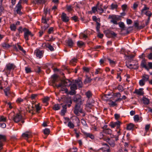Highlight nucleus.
Listing matches in <instances>:
<instances>
[{
    "instance_id": "1",
    "label": "nucleus",
    "mask_w": 152,
    "mask_h": 152,
    "mask_svg": "<svg viewBox=\"0 0 152 152\" xmlns=\"http://www.w3.org/2000/svg\"><path fill=\"white\" fill-rule=\"evenodd\" d=\"M126 65L129 68L134 69H137L139 67L138 62L136 60L133 61L132 62L130 61V63L126 64Z\"/></svg>"
},
{
    "instance_id": "2",
    "label": "nucleus",
    "mask_w": 152,
    "mask_h": 152,
    "mask_svg": "<svg viewBox=\"0 0 152 152\" xmlns=\"http://www.w3.org/2000/svg\"><path fill=\"white\" fill-rule=\"evenodd\" d=\"M23 31L24 32V37L26 41H28L29 39L28 37L29 36L32 37L34 35L32 34L31 31L29 30L26 28H24L23 29Z\"/></svg>"
},
{
    "instance_id": "3",
    "label": "nucleus",
    "mask_w": 152,
    "mask_h": 152,
    "mask_svg": "<svg viewBox=\"0 0 152 152\" xmlns=\"http://www.w3.org/2000/svg\"><path fill=\"white\" fill-rule=\"evenodd\" d=\"M82 104H75L74 110L75 114L77 116L80 115L79 113H83L82 107H81Z\"/></svg>"
},
{
    "instance_id": "4",
    "label": "nucleus",
    "mask_w": 152,
    "mask_h": 152,
    "mask_svg": "<svg viewBox=\"0 0 152 152\" xmlns=\"http://www.w3.org/2000/svg\"><path fill=\"white\" fill-rule=\"evenodd\" d=\"M81 98V96L79 95H76L74 97L73 101L76 103V104H83L84 100H82Z\"/></svg>"
},
{
    "instance_id": "5",
    "label": "nucleus",
    "mask_w": 152,
    "mask_h": 152,
    "mask_svg": "<svg viewBox=\"0 0 152 152\" xmlns=\"http://www.w3.org/2000/svg\"><path fill=\"white\" fill-rule=\"evenodd\" d=\"M106 36L109 38L115 37H116L117 34L113 31L109 30H106L104 31Z\"/></svg>"
},
{
    "instance_id": "6",
    "label": "nucleus",
    "mask_w": 152,
    "mask_h": 152,
    "mask_svg": "<svg viewBox=\"0 0 152 152\" xmlns=\"http://www.w3.org/2000/svg\"><path fill=\"white\" fill-rule=\"evenodd\" d=\"M15 67V66L14 64L9 63L6 65L4 70L7 73L9 72L8 73L9 74L10 73V71L11 70L14 69Z\"/></svg>"
},
{
    "instance_id": "7",
    "label": "nucleus",
    "mask_w": 152,
    "mask_h": 152,
    "mask_svg": "<svg viewBox=\"0 0 152 152\" xmlns=\"http://www.w3.org/2000/svg\"><path fill=\"white\" fill-rule=\"evenodd\" d=\"M121 123L119 121H117L115 122H111L110 123L109 126L112 128H114L116 127L117 129H119Z\"/></svg>"
},
{
    "instance_id": "8",
    "label": "nucleus",
    "mask_w": 152,
    "mask_h": 152,
    "mask_svg": "<svg viewBox=\"0 0 152 152\" xmlns=\"http://www.w3.org/2000/svg\"><path fill=\"white\" fill-rule=\"evenodd\" d=\"M70 86H71L70 87L71 91L70 92V94L71 95H73L76 93L75 90L77 89V85L75 83V82H73Z\"/></svg>"
},
{
    "instance_id": "9",
    "label": "nucleus",
    "mask_w": 152,
    "mask_h": 152,
    "mask_svg": "<svg viewBox=\"0 0 152 152\" xmlns=\"http://www.w3.org/2000/svg\"><path fill=\"white\" fill-rule=\"evenodd\" d=\"M22 116L20 114H17L14 116L13 120L15 123H18L22 119Z\"/></svg>"
},
{
    "instance_id": "10",
    "label": "nucleus",
    "mask_w": 152,
    "mask_h": 152,
    "mask_svg": "<svg viewBox=\"0 0 152 152\" xmlns=\"http://www.w3.org/2000/svg\"><path fill=\"white\" fill-rule=\"evenodd\" d=\"M104 140L108 142L111 146L114 147L115 145L114 140L110 138H104Z\"/></svg>"
},
{
    "instance_id": "11",
    "label": "nucleus",
    "mask_w": 152,
    "mask_h": 152,
    "mask_svg": "<svg viewBox=\"0 0 152 152\" xmlns=\"http://www.w3.org/2000/svg\"><path fill=\"white\" fill-rule=\"evenodd\" d=\"M35 53H36L37 57L41 58L43 56L44 52L42 50L37 49L35 50Z\"/></svg>"
},
{
    "instance_id": "12",
    "label": "nucleus",
    "mask_w": 152,
    "mask_h": 152,
    "mask_svg": "<svg viewBox=\"0 0 152 152\" xmlns=\"http://www.w3.org/2000/svg\"><path fill=\"white\" fill-rule=\"evenodd\" d=\"M61 19L64 22H67L69 20V18L66 15V14L64 12H63L62 14Z\"/></svg>"
},
{
    "instance_id": "13",
    "label": "nucleus",
    "mask_w": 152,
    "mask_h": 152,
    "mask_svg": "<svg viewBox=\"0 0 152 152\" xmlns=\"http://www.w3.org/2000/svg\"><path fill=\"white\" fill-rule=\"evenodd\" d=\"M22 137L27 139L28 138L31 137L32 134L31 132H26L23 133L22 135Z\"/></svg>"
},
{
    "instance_id": "14",
    "label": "nucleus",
    "mask_w": 152,
    "mask_h": 152,
    "mask_svg": "<svg viewBox=\"0 0 152 152\" xmlns=\"http://www.w3.org/2000/svg\"><path fill=\"white\" fill-rule=\"evenodd\" d=\"M102 145H105V147H103L101 148V149L103 152L107 151V152H110V147L107 144L105 143H102Z\"/></svg>"
},
{
    "instance_id": "15",
    "label": "nucleus",
    "mask_w": 152,
    "mask_h": 152,
    "mask_svg": "<svg viewBox=\"0 0 152 152\" xmlns=\"http://www.w3.org/2000/svg\"><path fill=\"white\" fill-rule=\"evenodd\" d=\"M141 14L145 15L148 16V18H150L152 15L151 12L148 10H142Z\"/></svg>"
},
{
    "instance_id": "16",
    "label": "nucleus",
    "mask_w": 152,
    "mask_h": 152,
    "mask_svg": "<svg viewBox=\"0 0 152 152\" xmlns=\"http://www.w3.org/2000/svg\"><path fill=\"white\" fill-rule=\"evenodd\" d=\"M64 86H69L72 83V82L68 79H66L62 81Z\"/></svg>"
},
{
    "instance_id": "17",
    "label": "nucleus",
    "mask_w": 152,
    "mask_h": 152,
    "mask_svg": "<svg viewBox=\"0 0 152 152\" xmlns=\"http://www.w3.org/2000/svg\"><path fill=\"white\" fill-rule=\"evenodd\" d=\"M143 88H140L139 89H136L135 91L134 92V93H136L137 95H142L144 94V91H143Z\"/></svg>"
},
{
    "instance_id": "18",
    "label": "nucleus",
    "mask_w": 152,
    "mask_h": 152,
    "mask_svg": "<svg viewBox=\"0 0 152 152\" xmlns=\"http://www.w3.org/2000/svg\"><path fill=\"white\" fill-rule=\"evenodd\" d=\"M66 42L68 46L70 48L72 47L73 45L74 42L71 39H68L66 41Z\"/></svg>"
},
{
    "instance_id": "19",
    "label": "nucleus",
    "mask_w": 152,
    "mask_h": 152,
    "mask_svg": "<svg viewBox=\"0 0 152 152\" xmlns=\"http://www.w3.org/2000/svg\"><path fill=\"white\" fill-rule=\"evenodd\" d=\"M75 83L79 87H82L83 85L82 82L80 80H75Z\"/></svg>"
},
{
    "instance_id": "20",
    "label": "nucleus",
    "mask_w": 152,
    "mask_h": 152,
    "mask_svg": "<svg viewBox=\"0 0 152 152\" xmlns=\"http://www.w3.org/2000/svg\"><path fill=\"white\" fill-rule=\"evenodd\" d=\"M85 94L86 96V97L88 99H89L92 96V94L91 92L88 91L86 92Z\"/></svg>"
},
{
    "instance_id": "21",
    "label": "nucleus",
    "mask_w": 152,
    "mask_h": 152,
    "mask_svg": "<svg viewBox=\"0 0 152 152\" xmlns=\"http://www.w3.org/2000/svg\"><path fill=\"white\" fill-rule=\"evenodd\" d=\"M149 79V76L146 74H144L142 76V79L145 82L148 81Z\"/></svg>"
},
{
    "instance_id": "22",
    "label": "nucleus",
    "mask_w": 152,
    "mask_h": 152,
    "mask_svg": "<svg viewBox=\"0 0 152 152\" xmlns=\"http://www.w3.org/2000/svg\"><path fill=\"white\" fill-rule=\"evenodd\" d=\"M103 131L105 134L110 135H111L112 133V130L110 129H104L103 130Z\"/></svg>"
},
{
    "instance_id": "23",
    "label": "nucleus",
    "mask_w": 152,
    "mask_h": 152,
    "mask_svg": "<svg viewBox=\"0 0 152 152\" xmlns=\"http://www.w3.org/2000/svg\"><path fill=\"white\" fill-rule=\"evenodd\" d=\"M45 0H34L33 3L35 4H42L45 3Z\"/></svg>"
},
{
    "instance_id": "24",
    "label": "nucleus",
    "mask_w": 152,
    "mask_h": 152,
    "mask_svg": "<svg viewBox=\"0 0 152 152\" xmlns=\"http://www.w3.org/2000/svg\"><path fill=\"white\" fill-rule=\"evenodd\" d=\"M10 88L9 87L5 88L4 90V91L5 93V95L6 96H8V95L10 94Z\"/></svg>"
},
{
    "instance_id": "25",
    "label": "nucleus",
    "mask_w": 152,
    "mask_h": 152,
    "mask_svg": "<svg viewBox=\"0 0 152 152\" xmlns=\"http://www.w3.org/2000/svg\"><path fill=\"white\" fill-rule=\"evenodd\" d=\"M141 66L143 68H145L148 71H149V68L148 66H147L145 62L144 61H142L141 64Z\"/></svg>"
},
{
    "instance_id": "26",
    "label": "nucleus",
    "mask_w": 152,
    "mask_h": 152,
    "mask_svg": "<svg viewBox=\"0 0 152 152\" xmlns=\"http://www.w3.org/2000/svg\"><path fill=\"white\" fill-rule=\"evenodd\" d=\"M84 134L87 137H89L92 139L94 138V136L91 134L85 132Z\"/></svg>"
},
{
    "instance_id": "27",
    "label": "nucleus",
    "mask_w": 152,
    "mask_h": 152,
    "mask_svg": "<svg viewBox=\"0 0 152 152\" xmlns=\"http://www.w3.org/2000/svg\"><path fill=\"white\" fill-rule=\"evenodd\" d=\"M142 101L144 104H148L149 103V99L146 97H143Z\"/></svg>"
},
{
    "instance_id": "28",
    "label": "nucleus",
    "mask_w": 152,
    "mask_h": 152,
    "mask_svg": "<svg viewBox=\"0 0 152 152\" xmlns=\"http://www.w3.org/2000/svg\"><path fill=\"white\" fill-rule=\"evenodd\" d=\"M134 126V125L133 124L130 123L127 126L126 129L128 130H132L133 129Z\"/></svg>"
},
{
    "instance_id": "29",
    "label": "nucleus",
    "mask_w": 152,
    "mask_h": 152,
    "mask_svg": "<svg viewBox=\"0 0 152 152\" xmlns=\"http://www.w3.org/2000/svg\"><path fill=\"white\" fill-rule=\"evenodd\" d=\"M46 48H48L50 51H53L54 48L50 44L47 43L45 45Z\"/></svg>"
},
{
    "instance_id": "30",
    "label": "nucleus",
    "mask_w": 152,
    "mask_h": 152,
    "mask_svg": "<svg viewBox=\"0 0 152 152\" xmlns=\"http://www.w3.org/2000/svg\"><path fill=\"white\" fill-rule=\"evenodd\" d=\"M10 28L11 30L12 31H15L16 29V25L14 24H12L10 25Z\"/></svg>"
},
{
    "instance_id": "31",
    "label": "nucleus",
    "mask_w": 152,
    "mask_h": 152,
    "mask_svg": "<svg viewBox=\"0 0 152 152\" xmlns=\"http://www.w3.org/2000/svg\"><path fill=\"white\" fill-rule=\"evenodd\" d=\"M61 108L60 106L58 104L54 105L53 107V109L55 110H59Z\"/></svg>"
},
{
    "instance_id": "32",
    "label": "nucleus",
    "mask_w": 152,
    "mask_h": 152,
    "mask_svg": "<svg viewBox=\"0 0 152 152\" xmlns=\"http://www.w3.org/2000/svg\"><path fill=\"white\" fill-rule=\"evenodd\" d=\"M53 80H52V83H53L55 84V83L56 82H57L58 81V80H57L58 76L56 75H53Z\"/></svg>"
},
{
    "instance_id": "33",
    "label": "nucleus",
    "mask_w": 152,
    "mask_h": 152,
    "mask_svg": "<svg viewBox=\"0 0 152 152\" xmlns=\"http://www.w3.org/2000/svg\"><path fill=\"white\" fill-rule=\"evenodd\" d=\"M6 140V137L5 135H0V141H5Z\"/></svg>"
},
{
    "instance_id": "34",
    "label": "nucleus",
    "mask_w": 152,
    "mask_h": 152,
    "mask_svg": "<svg viewBox=\"0 0 152 152\" xmlns=\"http://www.w3.org/2000/svg\"><path fill=\"white\" fill-rule=\"evenodd\" d=\"M46 40L49 41H52L54 40L55 38H53L52 37H49L48 36H47L46 37Z\"/></svg>"
},
{
    "instance_id": "35",
    "label": "nucleus",
    "mask_w": 152,
    "mask_h": 152,
    "mask_svg": "<svg viewBox=\"0 0 152 152\" xmlns=\"http://www.w3.org/2000/svg\"><path fill=\"white\" fill-rule=\"evenodd\" d=\"M77 45L78 47H81L84 45V43L82 41H78L77 42Z\"/></svg>"
},
{
    "instance_id": "36",
    "label": "nucleus",
    "mask_w": 152,
    "mask_h": 152,
    "mask_svg": "<svg viewBox=\"0 0 152 152\" xmlns=\"http://www.w3.org/2000/svg\"><path fill=\"white\" fill-rule=\"evenodd\" d=\"M100 27V24L98 23V22H96V29L97 31L99 32V28Z\"/></svg>"
},
{
    "instance_id": "37",
    "label": "nucleus",
    "mask_w": 152,
    "mask_h": 152,
    "mask_svg": "<svg viewBox=\"0 0 152 152\" xmlns=\"http://www.w3.org/2000/svg\"><path fill=\"white\" fill-rule=\"evenodd\" d=\"M102 71V70L101 69L98 68L96 69L94 74L95 75H97L99 73H101Z\"/></svg>"
},
{
    "instance_id": "38",
    "label": "nucleus",
    "mask_w": 152,
    "mask_h": 152,
    "mask_svg": "<svg viewBox=\"0 0 152 152\" xmlns=\"http://www.w3.org/2000/svg\"><path fill=\"white\" fill-rule=\"evenodd\" d=\"M93 102H92L91 103H87L86 105V107L89 108H91L93 106Z\"/></svg>"
},
{
    "instance_id": "39",
    "label": "nucleus",
    "mask_w": 152,
    "mask_h": 152,
    "mask_svg": "<svg viewBox=\"0 0 152 152\" xmlns=\"http://www.w3.org/2000/svg\"><path fill=\"white\" fill-rule=\"evenodd\" d=\"M118 24L119 27L121 28L122 30H124V28L125 27V25L124 23L123 22H120L118 23Z\"/></svg>"
},
{
    "instance_id": "40",
    "label": "nucleus",
    "mask_w": 152,
    "mask_h": 152,
    "mask_svg": "<svg viewBox=\"0 0 152 152\" xmlns=\"http://www.w3.org/2000/svg\"><path fill=\"white\" fill-rule=\"evenodd\" d=\"M21 4V3L19 1L16 6L17 10H21L22 8Z\"/></svg>"
},
{
    "instance_id": "41",
    "label": "nucleus",
    "mask_w": 152,
    "mask_h": 152,
    "mask_svg": "<svg viewBox=\"0 0 152 152\" xmlns=\"http://www.w3.org/2000/svg\"><path fill=\"white\" fill-rule=\"evenodd\" d=\"M49 98L48 97H45L43 99L42 101L44 103H47L49 100Z\"/></svg>"
},
{
    "instance_id": "42",
    "label": "nucleus",
    "mask_w": 152,
    "mask_h": 152,
    "mask_svg": "<svg viewBox=\"0 0 152 152\" xmlns=\"http://www.w3.org/2000/svg\"><path fill=\"white\" fill-rule=\"evenodd\" d=\"M68 126L70 128H73L74 127V125L73 123L71 121H69L68 124Z\"/></svg>"
},
{
    "instance_id": "43",
    "label": "nucleus",
    "mask_w": 152,
    "mask_h": 152,
    "mask_svg": "<svg viewBox=\"0 0 152 152\" xmlns=\"http://www.w3.org/2000/svg\"><path fill=\"white\" fill-rule=\"evenodd\" d=\"M92 10H103L102 8H101L100 9L99 7V5L98 4L95 6L93 7L92 8Z\"/></svg>"
},
{
    "instance_id": "44",
    "label": "nucleus",
    "mask_w": 152,
    "mask_h": 152,
    "mask_svg": "<svg viewBox=\"0 0 152 152\" xmlns=\"http://www.w3.org/2000/svg\"><path fill=\"white\" fill-rule=\"evenodd\" d=\"M134 119L135 121L138 122L139 120V117L138 115H135L134 116Z\"/></svg>"
},
{
    "instance_id": "45",
    "label": "nucleus",
    "mask_w": 152,
    "mask_h": 152,
    "mask_svg": "<svg viewBox=\"0 0 152 152\" xmlns=\"http://www.w3.org/2000/svg\"><path fill=\"white\" fill-rule=\"evenodd\" d=\"M2 46L3 48H9L10 46L9 44L5 43H3L2 44Z\"/></svg>"
},
{
    "instance_id": "46",
    "label": "nucleus",
    "mask_w": 152,
    "mask_h": 152,
    "mask_svg": "<svg viewBox=\"0 0 152 152\" xmlns=\"http://www.w3.org/2000/svg\"><path fill=\"white\" fill-rule=\"evenodd\" d=\"M14 13L15 14H18L20 15H21L23 12L21 11V10H14Z\"/></svg>"
},
{
    "instance_id": "47",
    "label": "nucleus",
    "mask_w": 152,
    "mask_h": 152,
    "mask_svg": "<svg viewBox=\"0 0 152 152\" xmlns=\"http://www.w3.org/2000/svg\"><path fill=\"white\" fill-rule=\"evenodd\" d=\"M109 18H113L115 20H116L117 21L119 20V18L118 16L116 15H113L112 16H109Z\"/></svg>"
},
{
    "instance_id": "48",
    "label": "nucleus",
    "mask_w": 152,
    "mask_h": 152,
    "mask_svg": "<svg viewBox=\"0 0 152 152\" xmlns=\"http://www.w3.org/2000/svg\"><path fill=\"white\" fill-rule=\"evenodd\" d=\"M145 81L141 79L139 81V84L140 86H142L145 84Z\"/></svg>"
},
{
    "instance_id": "49",
    "label": "nucleus",
    "mask_w": 152,
    "mask_h": 152,
    "mask_svg": "<svg viewBox=\"0 0 152 152\" xmlns=\"http://www.w3.org/2000/svg\"><path fill=\"white\" fill-rule=\"evenodd\" d=\"M60 91H64L66 93H68V90L66 87H61Z\"/></svg>"
},
{
    "instance_id": "50",
    "label": "nucleus",
    "mask_w": 152,
    "mask_h": 152,
    "mask_svg": "<svg viewBox=\"0 0 152 152\" xmlns=\"http://www.w3.org/2000/svg\"><path fill=\"white\" fill-rule=\"evenodd\" d=\"M35 106L36 108V111L37 112H38V111L41 109V107L39 106V104L35 105Z\"/></svg>"
},
{
    "instance_id": "51",
    "label": "nucleus",
    "mask_w": 152,
    "mask_h": 152,
    "mask_svg": "<svg viewBox=\"0 0 152 152\" xmlns=\"http://www.w3.org/2000/svg\"><path fill=\"white\" fill-rule=\"evenodd\" d=\"M17 46L18 48L19 49V50L21 51H22L24 53H25L26 51L23 50V48L19 45H17Z\"/></svg>"
},
{
    "instance_id": "52",
    "label": "nucleus",
    "mask_w": 152,
    "mask_h": 152,
    "mask_svg": "<svg viewBox=\"0 0 152 152\" xmlns=\"http://www.w3.org/2000/svg\"><path fill=\"white\" fill-rule=\"evenodd\" d=\"M6 118L3 116L0 117V122H5L6 121Z\"/></svg>"
},
{
    "instance_id": "53",
    "label": "nucleus",
    "mask_w": 152,
    "mask_h": 152,
    "mask_svg": "<svg viewBox=\"0 0 152 152\" xmlns=\"http://www.w3.org/2000/svg\"><path fill=\"white\" fill-rule=\"evenodd\" d=\"M50 133V130L46 128L44 130V133L45 134H48Z\"/></svg>"
},
{
    "instance_id": "54",
    "label": "nucleus",
    "mask_w": 152,
    "mask_h": 152,
    "mask_svg": "<svg viewBox=\"0 0 152 152\" xmlns=\"http://www.w3.org/2000/svg\"><path fill=\"white\" fill-rule=\"evenodd\" d=\"M108 60L110 62V64L111 65H114L115 64V62L111 60L110 58H108Z\"/></svg>"
},
{
    "instance_id": "55",
    "label": "nucleus",
    "mask_w": 152,
    "mask_h": 152,
    "mask_svg": "<svg viewBox=\"0 0 152 152\" xmlns=\"http://www.w3.org/2000/svg\"><path fill=\"white\" fill-rule=\"evenodd\" d=\"M107 96H110V95H109V94H108V95H104V96H102V99L105 100H109V98L107 97Z\"/></svg>"
},
{
    "instance_id": "56",
    "label": "nucleus",
    "mask_w": 152,
    "mask_h": 152,
    "mask_svg": "<svg viewBox=\"0 0 152 152\" xmlns=\"http://www.w3.org/2000/svg\"><path fill=\"white\" fill-rule=\"evenodd\" d=\"M83 69L84 71L88 72H89L90 68L88 67H83Z\"/></svg>"
},
{
    "instance_id": "57",
    "label": "nucleus",
    "mask_w": 152,
    "mask_h": 152,
    "mask_svg": "<svg viewBox=\"0 0 152 152\" xmlns=\"http://www.w3.org/2000/svg\"><path fill=\"white\" fill-rule=\"evenodd\" d=\"M109 104L112 106H115L117 105V104L115 102H113V101H110Z\"/></svg>"
},
{
    "instance_id": "58",
    "label": "nucleus",
    "mask_w": 152,
    "mask_h": 152,
    "mask_svg": "<svg viewBox=\"0 0 152 152\" xmlns=\"http://www.w3.org/2000/svg\"><path fill=\"white\" fill-rule=\"evenodd\" d=\"M48 20H47L46 18H44L43 17L42 19V23L45 24H47V21Z\"/></svg>"
},
{
    "instance_id": "59",
    "label": "nucleus",
    "mask_w": 152,
    "mask_h": 152,
    "mask_svg": "<svg viewBox=\"0 0 152 152\" xmlns=\"http://www.w3.org/2000/svg\"><path fill=\"white\" fill-rule=\"evenodd\" d=\"M112 19L110 20V22L113 23L114 24H118L117 21L113 18H111Z\"/></svg>"
},
{
    "instance_id": "60",
    "label": "nucleus",
    "mask_w": 152,
    "mask_h": 152,
    "mask_svg": "<svg viewBox=\"0 0 152 152\" xmlns=\"http://www.w3.org/2000/svg\"><path fill=\"white\" fill-rule=\"evenodd\" d=\"M117 5L116 4H112L111 5V7L112 9H117Z\"/></svg>"
},
{
    "instance_id": "61",
    "label": "nucleus",
    "mask_w": 152,
    "mask_h": 152,
    "mask_svg": "<svg viewBox=\"0 0 152 152\" xmlns=\"http://www.w3.org/2000/svg\"><path fill=\"white\" fill-rule=\"evenodd\" d=\"M80 37L81 38H84L85 39H86L87 37V35L83 33H82L80 34Z\"/></svg>"
},
{
    "instance_id": "62",
    "label": "nucleus",
    "mask_w": 152,
    "mask_h": 152,
    "mask_svg": "<svg viewBox=\"0 0 152 152\" xmlns=\"http://www.w3.org/2000/svg\"><path fill=\"white\" fill-rule=\"evenodd\" d=\"M25 71L26 73H29L31 72L30 68L28 67L25 68Z\"/></svg>"
},
{
    "instance_id": "63",
    "label": "nucleus",
    "mask_w": 152,
    "mask_h": 152,
    "mask_svg": "<svg viewBox=\"0 0 152 152\" xmlns=\"http://www.w3.org/2000/svg\"><path fill=\"white\" fill-rule=\"evenodd\" d=\"M23 100L21 98H19L17 99L16 101L18 103L21 102L23 101Z\"/></svg>"
},
{
    "instance_id": "64",
    "label": "nucleus",
    "mask_w": 152,
    "mask_h": 152,
    "mask_svg": "<svg viewBox=\"0 0 152 152\" xmlns=\"http://www.w3.org/2000/svg\"><path fill=\"white\" fill-rule=\"evenodd\" d=\"M71 18L73 20H74L75 22H76L78 20V18H77V17L76 16L72 17Z\"/></svg>"
}]
</instances>
